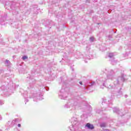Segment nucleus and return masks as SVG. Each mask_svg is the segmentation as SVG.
Returning a JSON list of instances; mask_svg holds the SVG:
<instances>
[{"mask_svg":"<svg viewBox=\"0 0 131 131\" xmlns=\"http://www.w3.org/2000/svg\"><path fill=\"white\" fill-rule=\"evenodd\" d=\"M124 81V74H122L121 76L118 77L116 81L114 82V85L116 86V84L117 85L120 84L121 82H123Z\"/></svg>","mask_w":131,"mask_h":131,"instance_id":"nucleus-4","label":"nucleus"},{"mask_svg":"<svg viewBox=\"0 0 131 131\" xmlns=\"http://www.w3.org/2000/svg\"><path fill=\"white\" fill-rule=\"evenodd\" d=\"M115 78V72L112 70H110L107 73V79H111V80H113Z\"/></svg>","mask_w":131,"mask_h":131,"instance_id":"nucleus-3","label":"nucleus"},{"mask_svg":"<svg viewBox=\"0 0 131 131\" xmlns=\"http://www.w3.org/2000/svg\"><path fill=\"white\" fill-rule=\"evenodd\" d=\"M86 127H88L89 129H94V125L90 123H87L85 125Z\"/></svg>","mask_w":131,"mask_h":131,"instance_id":"nucleus-9","label":"nucleus"},{"mask_svg":"<svg viewBox=\"0 0 131 131\" xmlns=\"http://www.w3.org/2000/svg\"><path fill=\"white\" fill-rule=\"evenodd\" d=\"M99 81H101V83H102L103 86H105L107 89H115V87L116 86L115 85L113 86V85L110 82H106V81L103 79H100V80H98L97 82H99Z\"/></svg>","mask_w":131,"mask_h":131,"instance_id":"nucleus-2","label":"nucleus"},{"mask_svg":"<svg viewBox=\"0 0 131 131\" xmlns=\"http://www.w3.org/2000/svg\"><path fill=\"white\" fill-rule=\"evenodd\" d=\"M97 113H100L101 112V110H97L96 111Z\"/></svg>","mask_w":131,"mask_h":131,"instance_id":"nucleus-23","label":"nucleus"},{"mask_svg":"<svg viewBox=\"0 0 131 131\" xmlns=\"http://www.w3.org/2000/svg\"><path fill=\"white\" fill-rule=\"evenodd\" d=\"M71 122L72 123V126H75V125H77V123H78V121L77 120V118L75 117H73L71 120Z\"/></svg>","mask_w":131,"mask_h":131,"instance_id":"nucleus-6","label":"nucleus"},{"mask_svg":"<svg viewBox=\"0 0 131 131\" xmlns=\"http://www.w3.org/2000/svg\"><path fill=\"white\" fill-rule=\"evenodd\" d=\"M94 84H95V82H92V83H90L89 85H90V86H92V85H94Z\"/></svg>","mask_w":131,"mask_h":131,"instance_id":"nucleus-19","label":"nucleus"},{"mask_svg":"<svg viewBox=\"0 0 131 131\" xmlns=\"http://www.w3.org/2000/svg\"><path fill=\"white\" fill-rule=\"evenodd\" d=\"M0 131H3V130H0Z\"/></svg>","mask_w":131,"mask_h":131,"instance_id":"nucleus-34","label":"nucleus"},{"mask_svg":"<svg viewBox=\"0 0 131 131\" xmlns=\"http://www.w3.org/2000/svg\"><path fill=\"white\" fill-rule=\"evenodd\" d=\"M113 112H114V113H117V114H121V111L119 110V108L116 107L113 108Z\"/></svg>","mask_w":131,"mask_h":131,"instance_id":"nucleus-8","label":"nucleus"},{"mask_svg":"<svg viewBox=\"0 0 131 131\" xmlns=\"http://www.w3.org/2000/svg\"><path fill=\"white\" fill-rule=\"evenodd\" d=\"M106 99H102V104L103 103H106Z\"/></svg>","mask_w":131,"mask_h":131,"instance_id":"nucleus-21","label":"nucleus"},{"mask_svg":"<svg viewBox=\"0 0 131 131\" xmlns=\"http://www.w3.org/2000/svg\"><path fill=\"white\" fill-rule=\"evenodd\" d=\"M23 60H26V59H28V57H27V56H24L22 57Z\"/></svg>","mask_w":131,"mask_h":131,"instance_id":"nucleus-17","label":"nucleus"},{"mask_svg":"<svg viewBox=\"0 0 131 131\" xmlns=\"http://www.w3.org/2000/svg\"><path fill=\"white\" fill-rule=\"evenodd\" d=\"M120 90H121V88H120Z\"/></svg>","mask_w":131,"mask_h":131,"instance_id":"nucleus-33","label":"nucleus"},{"mask_svg":"<svg viewBox=\"0 0 131 131\" xmlns=\"http://www.w3.org/2000/svg\"><path fill=\"white\" fill-rule=\"evenodd\" d=\"M19 119H15L12 121L13 123H15V122H18Z\"/></svg>","mask_w":131,"mask_h":131,"instance_id":"nucleus-15","label":"nucleus"},{"mask_svg":"<svg viewBox=\"0 0 131 131\" xmlns=\"http://www.w3.org/2000/svg\"><path fill=\"white\" fill-rule=\"evenodd\" d=\"M110 61L112 62V64L113 65H115L117 63V60H114V58L113 59H111Z\"/></svg>","mask_w":131,"mask_h":131,"instance_id":"nucleus-10","label":"nucleus"},{"mask_svg":"<svg viewBox=\"0 0 131 131\" xmlns=\"http://www.w3.org/2000/svg\"><path fill=\"white\" fill-rule=\"evenodd\" d=\"M35 97H37V94L34 93L32 97L30 98H35Z\"/></svg>","mask_w":131,"mask_h":131,"instance_id":"nucleus-16","label":"nucleus"},{"mask_svg":"<svg viewBox=\"0 0 131 131\" xmlns=\"http://www.w3.org/2000/svg\"><path fill=\"white\" fill-rule=\"evenodd\" d=\"M108 38L110 39V38H112V36L109 35L108 36Z\"/></svg>","mask_w":131,"mask_h":131,"instance_id":"nucleus-26","label":"nucleus"},{"mask_svg":"<svg viewBox=\"0 0 131 131\" xmlns=\"http://www.w3.org/2000/svg\"><path fill=\"white\" fill-rule=\"evenodd\" d=\"M100 126H101V127H105V126H106V123H101L100 124Z\"/></svg>","mask_w":131,"mask_h":131,"instance_id":"nucleus-13","label":"nucleus"},{"mask_svg":"<svg viewBox=\"0 0 131 131\" xmlns=\"http://www.w3.org/2000/svg\"><path fill=\"white\" fill-rule=\"evenodd\" d=\"M90 40L91 42H93L95 40V38H94V37H91L90 38Z\"/></svg>","mask_w":131,"mask_h":131,"instance_id":"nucleus-14","label":"nucleus"},{"mask_svg":"<svg viewBox=\"0 0 131 131\" xmlns=\"http://www.w3.org/2000/svg\"><path fill=\"white\" fill-rule=\"evenodd\" d=\"M111 100H110V101H109V100H108V103H107V104H111Z\"/></svg>","mask_w":131,"mask_h":131,"instance_id":"nucleus-25","label":"nucleus"},{"mask_svg":"<svg viewBox=\"0 0 131 131\" xmlns=\"http://www.w3.org/2000/svg\"><path fill=\"white\" fill-rule=\"evenodd\" d=\"M70 107H72V110H76L77 108H78V103L76 101H74L73 100H70L64 105V108Z\"/></svg>","mask_w":131,"mask_h":131,"instance_id":"nucleus-1","label":"nucleus"},{"mask_svg":"<svg viewBox=\"0 0 131 131\" xmlns=\"http://www.w3.org/2000/svg\"><path fill=\"white\" fill-rule=\"evenodd\" d=\"M27 79H30V86L28 87L29 89H31L32 88H33V84H34L35 83V82H36V80H35V79H33V78H32V77H28Z\"/></svg>","mask_w":131,"mask_h":131,"instance_id":"nucleus-5","label":"nucleus"},{"mask_svg":"<svg viewBox=\"0 0 131 131\" xmlns=\"http://www.w3.org/2000/svg\"><path fill=\"white\" fill-rule=\"evenodd\" d=\"M118 95H122V91L119 90V91L117 92Z\"/></svg>","mask_w":131,"mask_h":131,"instance_id":"nucleus-18","label":"nucleus"},{"mask_svg":"<svg viewBox=\"0 0 131 131\" xmlns=\"http://www.w3.org/2000/svg\"><path fill=\"white\" fill-rule=\"evenodd\" d=\"M43 89H46V87H43Z\"/></svg>","mask_w":131,"mask_h":131,"instance_id":"nucleus-32","label":"nucleus"},{"mask_svg":"<svg viewBox=\"0 0 131 131\" xmlns=\"http://www.w3.org/2000/svg\"><path fill=\"white\" fill-rule=\"evenodd\" d=\"M104 110H105V109L104 110H102L101 111H104Z\"/></svg>","mask_w":131,"mask_h":131,"instance_id":"nucleus-31","label":"nucleus"},{"mask_svg":"<svg viewBox=\"0 0 131 131\" xmlns=\"http://www.w3.org/2000/svg\"><path fill=\"white\" fill-rule=\"evenodd\" d=\"M60 98L62 99V100H65L66 98V97H64V96H60Z\"/></svg>","mask_w":131,"mask_h":131,"instance_id":"nucleus-20","label":"nucleus"},{"mask_svg":"<svg viewBox=\"0 0 131 131\" xmlns=\"http://www.w3.org/2000/svg\"><path fill=\"white\" fill-rule=\"evenodd\" d=\"M7 16V14H5L4 16L1 17V18L0 19V24L1 25H4L3 22H5V21H6Z\"/></svg>","mask_w":131,"mask_h":131,"instance_id":"nucleus-7","label":"nucleus"},{"mask_svg":"<svg viewBox=\"0 0 131 131\" xmlns=\"http://www.w3.org/2000/svg\"><path fill=\"white\" fill-rule=\"evenodd\" d=\"M25 102V104H26V103H27V102H28V99H26Z\"/></svg>","mask_w":131,"mask_h":131,"instance_id":"nucleus-27","label":"nucleus"},{"mask_svg":"<svg viewBox=\"0 0 131 131\" xmlns=\"http://www.w3.org/2000/svg\"><path fill=\"white\" fill-rule=\"evenodd\" d=\"M46 91H49V89H46Z\"/></svg>","mask_w":131,"mask_h":131,"instance_id":"nucleus-30","label":"nucleus"},{"mask_svg":"<svg viewBox=\"0 0 131 131\" xmlns=\"http://www.w3.org/2000/svg\"><path fill=\"white\" fill-rule=\"evenodd\" d=\"M79 83L80 84H81V85H82V82H81V81H79Z\"/></svg>","mask_w":131,"mask_h":131,"instance_id":"nucleus-28","label":"nucleus"},{"mask_svg":"<svg viewBox=\"0 0 131 131\" xmlns=\"http://www.w3.org/2000/svg\"><path fill=\"white\" fill-rule=\"evenodd\" d=\"M114 56V53H111L108 55L109 58H111V59H112L113 57Z\"/></svg>","mask_w":131,"mask_h":131,"instance_id":"nucleus-12","label":"nucleus"},{"mask_svg":"<svg viewBox=\"0 0 131 131\" xmlns=\"http://www.w3.org/2000/svg\"><path fill=\"white\" fill-rule=\"evenodd\" d=\"M4 104V101L0 100V105H3Z\"/></svg>","mask_w":131,"mask_h":131,"instance_id":"nucleus-22","label":"nucleus"},{"mask_svg":"<svg viewBox=\"0 0 131 131\" xmlns=\"http://www.w3.org/2000/svg\"><path fill=\"white\" fill-rule=\"evenodd\" d=\"M125 98H127V95H125Z\"/></svg>","mask_w":131,"mask_h":131,"instance_id":"nucleus-29","label":"nucleus"},{"mask_svg":"<svg viewBox=\"0 0 131 131\" xmlns=\"http://www.w3.org/2000/svg\"><path fill=\"white\" fill-rule=\"evenodd\" d=\"M5 65L6 66H11V62L9 60H6L5 61Z\"/></svg>","mask_w":131,"mask_h":131,"instance_id":"nucleus-11","label":"nucleus"},{"mask_svg":"<svg viewBox=\"0 0 131 131\" xmlns=\"http://www.w3.org/2000/svg\"><path fill=\"white\" fill-rule=\"evenodd\" d=\"M17 126L18 127H21V124H17Z\"/></svg>","mask_w":131,"mask_h":131,"instance_id":"nucleus-24","label":"nucleus"}]
</instances>
